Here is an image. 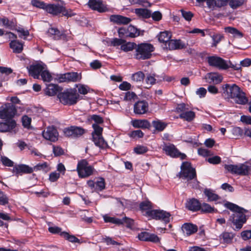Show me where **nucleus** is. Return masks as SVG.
Returning <instances> with one entry per match:
<instances>
[{
	"label": "nucleus",
	"mask_w": 251,
	"mask_h": 251,
	"mask_svg": "<svg viewBox=\"0 0 251 251\" xmlns=\"http://www.w3.org/2000/svg\"><path fill=\"white\" fill-rule=\"evenodd\" d=\"M76 170L80 177L85 178L93 174L94 168L89 165L85 159H82L78 162Z\"/></svg>",
	"instance_id": "obj_9"
},
{
	"label": "nucleus",
	"mask_w": 251,
	"mask_h": 251,
	"mask_svg": "<svg viewBox=\"0 0 251 251\" xmlns=\"http://www.w3.org/2000/svg\"><path fill=\"white\" fill-rule=\"evenodd\" d=\"M136 97L137 96L134 92L128 91L125 94L124 100L126 101H130Z\"/></svg>",
	"instance_id": "obj_60"
},
{
	"label": "nucleus",
	"mask_w": 251,
	"mask_h": 251,
	"mask_svg": "<svg viewBox=\"0 0 251 251\" xmlns=\"http://www.w3.org/2000/svg\"><path fill=\"white\" fill-rule=\"evenodd\" d=\"M92 127L94 129V131L92 133L93 141L96 146L100 149H105L108 145L102 136V127L97 124H93Z\"/></svg>",
	"instance_id": "obj_7"
},
{
	"label": "nucleus",
	"mask_w": 251,
	"mask_h": 251,
	"mask_svg": "<svg viewBox=\"0 0 251 251\" xmlns=\"http://www.w3.org/2000/svg\"><path fill=\"white\" fill-rule=\"evenodd\" d=\"M240 87L235 84H225L222 86V96L227 99H232L236 93L239 92Z\"/></svg>",
	"instance_id": "obj_11"
},
{
	"label": "nucleus",
	"mask_w": 251,
	"mask_h": 251,
	"mask_svg": "<svg viewBox=\"0 0 251 251\" xmlns=\"http://www.w3.org/2000/svg\"><path fill=\"white\" fill-rule=\"evenodd\" d=\"M186 207L189 210L197 211L200 210L201 203L198 200L193 198L187 201Z\"/></svg>",
	"instance_id": "obj_29"
},
{
	"label": "nucleus",
	"mask_w": 251,
	"mask_h": 251,
	"mask_svg": "<svg viewBox=\"0 0 251 251\" xmlns=\"http://www.w3.org/2000/svg\"><path fill=\"white\" fill-rule=\"evenodd\" d=\"M207 62L210 66L216 67L219 70H227L226 60L217 56H211L207 57Z\"/></svg>",
	"instance_id": "obj_12"
},
{
	"label": "nucleus",
	"mask_w": 251,
	"mask_h": 251,
	"mask_svg": "<svg viewBox=\"0 0 251 251\" xmlns=\"http://www.w3.org/2000/svg\"><path fill=\"white\" fill-rule=\"evenodd\" d=\"M0 161L5 166L12 167L14 165V162L12 160L4 156H1Z\"/></svg>",
	"instance_id": "obj_52"
},
{
	"label": "nucleus",
	"mask_w": 251,
	"mask_h": 251,
	"mask_svg": "<svg viewBox=\"0 0 251 251\" xmlns=\"http://www.w3.org/2000/svg\"><path fill=\"white\" fill-rule=\"evenodd\" d=\"M42 80L44 81L50 82L52 80V76L50 72L44 69L41 74Z\"/></svg>",
	"instance_id": "obj_48"
},
{
	"label": "nucleus",
	"mask_w": 251,
	"mask_h": 251,
	"mask_svg": "<svg viewBox=\"0 0 251 251\" xmlns=\"http://www.w3.org/2000/svg\"><path fill=\"white\" fill-rule=\"evenodd\" d=\"M241 236L244 240H247L251 239V230H247L241 232Z\"/></svg>",
	"instance_id": "obj_64"
},
{
	"label": "nucleus",
	"mask_w": 251,
	"mask_h": 251,
	"mask_svg": "<svg viewBox=\"0 0 251 251\" xmlns=\"http://www.w3.org/2000/svg\"><path fill=\"white\" fill-rule=\"evenodd\" d=\"M236 95L233 97L235 102L239 104H246L248 102V99L246 96L245 93L240 88L239 92L236 93Z\"/></svg>",
	"instance_id": "obj_27"
},
{
	"label": "nucleus",
	"mask_w": 251,
	"mask_h": 251,
	"mask_svg": "<svg viewBox=\"0 0 251 251\" xmlns=\"http://www.w3.org/2000/svg\"><path fill=\"white\" fill-rule=\"evenodd\" d=\"M132 125L135 128H150L151 124L147 120H134L132 121Z\"/></svg>",
	"instance_id": "obj_30"
},
{
	"label": "nucleus",
	"mask_w": 251,
	"mask_h": 251,
	"mask_svg": "<svg viewBox=\"0 0 251 251\" xmlns=\"http://www.w3.org/2000/svg\"><path fill=\"white\" fill-rule=\"evenodd\" d=\"M165 48L169 50L182 49L185 48V44L180 40H170L168 44H165Z\"/></svg>",
	"instance_id": "obj_20"
},
{
	"label": "nucleus",
	"mask_w": 251,
	"mask_h": 251,
	"mask_svg": "<svg viewBox=\"0 0 251 251\" xmlns=\"http://www.w3.org/2000/svg\"><path fill=\"white\" fill-rule=\"evenodd\" d=\"M57 97L63 105H72L77 103L79 95L75 89L71 88L59 93Z\"/></svg>",
	"instance_id": "obj_4"
},
{
	"label": "nucleus",
	"mask_w": 251,
	"mask_h": 251,
	"mask_svg": "<svg viewBox=\"0 0 251 251\" xmlns=\"http://www.w3.org/2000/svg\"><path fill=\"white\" fill-rule=\"evenodd\" d=\"M145 78V74L142 71L137 72L131 76V79L135 82H141Z\"/></svg>",
	"instance_id": "obj_44"
},
{
	"label": "nucleus",
	"mask_w": 251,
	"mask_h": 251,
	"mask_svg": "<svg viewBox=\"0 0 251 251\" xmlns=\"http://www.w3.org/2000/svg\"><path fill=\"white\" fill-rule=\"evenodd\" d=\"M153 46L147 43H142L136 45L133 52L134 58L138 60H144L151 58L154 50Z\"/></svg>",
	"instance_id": "obj_3"
},
{
	"label": "nucleus",
	"mask_w": 251,
	"mask_h": 251,
	"mask_svg": "<svg viewBox=\"0 0 251 251\" xmlns=\"http://www.w3.org/2000/svg\"><path fill=\"white\" fill-rule=\"evenodd\" d=\"M160 79L158 75H156L155 74H147L145 78V82L148 85L150 86L155 84L158 79Z\"/></svg>",
	"instance_id": "obj_32"
},
{
	"label": "nucleus",
	"mask_w": 251,
	"mask_h": 251,
	"mask_svg": "<svg viewBox=\"0 0 251 251\" xmlns=\"http://www.w3.org/2000/svg\"><path fill=\"white\" fill-rule=\"evenodd\" d=\"M137 44L133 42H128L126 44H123L121 46V49L126 52L135 50Z\"/></svg>",
	"instance_id": "obj_43"
},
{
	"label": "nucleus",
	"mask_w": 251,
	"mask_h": 251,
	"mask_svg": "<svg viewBox=\"0 0 251 251\" xmlns=\"http://www.w3.org/2000/svg\"><path fill=\"white\" fill-rule=\"evenodd\" d=\"M180 11L181 13L182 16L187 21H191L194 16V14L191 11H185L184 9H181Z\"/></svg>",
	"instance_id": "obj_50"
},
{
	"label": "nucleus",
	"mask_w": 251,
	"mask_h": 251,
	"mask_svg": "<svg viewBox=\"0 0 251 251\" xmlns=\"http://www.w3.org/2000/svg\"><path fill=\"white\" fill-rule=\"evenodd\" d=\"M128 37L135 38L140 35V30L132 25L127 27Z\"/></svg>",
	"instance_id": "obj_41"
},
{
	"label": "nucleus",
	"mask_w": 251,
	"mask_h": 251,
	"mask_svg": "<svg viewBox=\"0 0 251 251\" xmlns=\"http://www.w3.org/2000/svg\"><path fill=\"white\" fill-rule=\"evenodd\" d=\"M0 21L2 23L3 26L10 29H13L15 26L14 22L12 21H9L6 18L0 19Z\"/></svg>",
	"instance_id": "obj_47"
},
{
	"label": "nucleus",
	"mask_w": 251,
	"mask_h": 251,
	"mask_svg": "<svg viewBox=\"0 0 251 251\" xmlns=\"http://www.w3.org/2000/svg\"><path fill=\"white\" fill-rule=\"evenodd\" d=\"M45 10L53 16L62 14L63 16L71 17L75 15L71 9H66L65 7L59 3L47 4Z\"/></svg>",
	"instance_id": "obj_6"
},
{
	"label": "nucleus",
	"mask_w": 251,
	"mask_h": 251,
	"mask_svg": "<svg viewBox=\"0 0 251 251\" xmlns=\"http://www.w3.org/2000/svg\"><path fill=\"white\" fill-rule=\"evenodd\" d=\"M33 172V169L32 168L25 164L15 165L13 168V172L16 174L21 173L30 174Z\"/></svg>",
	"instance_id": "obj_24"
},
{
	"label": "nucleus",
	"mask_w": 251,
	"mask_h": 251,
	"mask_svg": "<svg viewBox=\"0 0 251 251\" xmlns=\"http://www.w3.org/2000/svg\"><path fill=\"white\" fill-rule=\"evenodd\" d=\"M135 14L144 18H149L151 16V11L145 8H136L135 9Z\"/></svg>",
	"instance_id": "obj_36"
},
{
	"label": "nucleus",
	"mask_w": 251,
	"mask_h": 251,
	"mask_svg": "<svg viewBox=\"0 0 251 251\" xmlns=\"http://www.w3.org/2000/svg\"><path fill=\"white\" fill-rule=\"evenodd\" d=\"M10 47L16 53H20L23 50V45L18 40H14L10 43Z\"/></svg>",
	"instance_id": "obj_33"
},
{
	"label": "nucleus",
	"mask_w": 251,
	"mask_h": 251,
	"mask_svg": "<svg viewBox=\"0 0 251 251\" xmlns=\"http://www.w3.org/2000/svg\"><path fill=\"white\" fill-rule=\"evenodd\" d=\"M88 5L92 9L97 10L99 12H104L108 10L102 2L97 0H89Z\"/></svg>",
	"instance_id": "obj_22"
},
{
	"label": "nucleus",
	"mask_w": 251,
	"mask_h": 251,
	"mask_svg": "<svg viewBox=\"0 0 251 251\" xmlns=\"http://www.w3.org/2000/svg\"><path fill=\"white\" fill-rule=\"evenodd\" d=\"M224 205L233 212L229 216L227 225L230 226L232 225L235 226L233 227L234 230H239L247 221V219L245 213L248 212V210L230 202H226Z\"/></svg>",
	"instance_id": "obj_1"
},
{
	"label": "nucleus",
	"mask_w": 251,
	"mask_h": 251,
	"mask_svg": "<svg viewBox=\"0 0 251 251\" xmlns=\"http://www.w3.org/2000/svg\"><path fill=\"white\" fill-rule=\"evenodd\" d=\"M149 107V103L146 100H138L133 105V112L136 115H143L148 112Z\"/></svg>",
	"instance_id": "obj_15"
},
{
	"label": "nucleus",
	"mask_w": 251,
	"mask_h": 251,
	"mask_svg": "<svg viewBox=\"0 0 251 251\" xmlns=\"http://www.w3.org/2000/svg\"><path fill=\"white\" fill-rule=\"evenodd\" d=\"M201 212L203 213H213L217 210H215L214 208L211 207L209 204L206 203H203L201 204Z\"/></svg>",
	"instance_id": "obj_45"
},
{
	"label": "nucleus",
	"mask_w": 251,
	"mask_h": 251,
	"mask_svg": "<svg viewBox=\"0 0 251 251\" xmlns=\"http://www.w3.org/2000/svg\"><path fill=\"white\" fill-rule=\"evenodd\" d=\"M81 79V74L69 72L61 75L59 77L60 82H77Z\"/></svg>",
	"instance_id": "obj_17"
},
{
	"label": "nucleus",
	"mask_w": 251,
	"mask_h": 251,
	"mask_svg": "<svg viewBox=\"0 0 251 251\" xmlns=\"http://www.w3.org/2000/svg\"><path fill=\"white\" fill-rule=\"evenodd\" d=\"M224 168L228 172L232 174L248 176L251 171V164L248 162L237 165L225 164Z\"/></svg>",
	"instance_id": "obj_5"
},
{
	"label": "nucleus",
	"mask_w": 251,
	"mask_h": 251,
	"mask_svg": "<svg viewBox=\"0 0 251 251\" xmlns=\"http://www.w3.org/2000/svg\"><path fill=\"white\" fill-rule=\"evenodd\" d=\"M244 1V0H231L229 2V5L232 8L236 9L243 5Z\"/></svg>",
	"instance_id": "obj_53"
},
{
	"label": "nucleus",
	"mask_w": 251,
	"mask_h": 251,
	"mask_svg": "<svg viewBox=\"0 0 251 251\" xmlns=\"http://www.w3.org/2000/svg\"><path fill=\"white\" fill-rule=\"evenodd\" d=\"M200 5H203L204 2H206L208 7L211 8L214 5H215V0H196Z\"/></svg>",
	"instance_id": "obj_57"
},
{
	"label": "nucleus",
	"mask_w": 251,
	"mask_h": 251,
	"mask_svg": "<svg viewBox=\"0 0 251 251\" xmlns=\"http://www.w3.org/2000/svg\"><path fill=\"white\" fill-rule=\"evenodd\" d=\"M213 43L212 46L216 47L223 38V36L220 34H214L211 36Z\"/></svg>",
	"instance_id": "obj_55"
},
{
	"label": "nucleus",
	"mask_w": 251,
	"mask_h": 251,
	"mask_svg": "<svg viewBox=\"0 0 251 251\" xmlns=\"http://www.w3.org/2000/svg\"><path fill=\"white\" fill-rule=\"evenodd\" d=\"M183 232L187 236H190L198 230V226L192 223H186L184 224L181 227Z\"/></svg>",
	"instance_id": "obj_25"
},
{
	"label": "nucleus",
	"mask_w": 251,
	"mask_h": 251,
	"mask_svg": "<svg viewBox=\"0 0 251 251\" xmlns=\"http://www.w3.org/2000/svg\"><path fill=\"white\" fill-rule=\"evenodd\" d=\"M162 149L167 155L172 157H180L183 160L186 157L184 153L180 152L176 147L172 144H165Z\"/></svg>",
	"instance_id": "obj_13"
},
{
	"label": "nucleus",
	"mask_w": 251,
	"mask_h": 251,
	"mask_svg": "<svg viewBox=\"0 0 251 251\" xmlns=\"http://www.w3.org/2000/svg\"><path fill=\"white\" fill-rule=\"evenodd\" d=\"M207 77L210 80V81L209 82L210 83L219 84L222 82L223 79L222 76L217 73H209L207 74Z\"/></svg>",
	"instance_id": "obj_34"
},
{
	"label": "nucleus",
	"mask_w": 251,
	"mask_h": 251,
	"mask_svg": "<svg viewBox=\"0 0 251 251\" xmlns=\"http://www.w3.org/2000/svg\"><path fill=\"white\" fill-rule=\"evenodd\" d=\"M61 90L60 87L57 84H49L44 89L45 94L49 96H54Z\"/></svg>",
	"instance_id": "obj_26"
},
{
	"label": "nucleus",
	"mask_w": 251,
	"mask_h": 251,
	"mask_svg": "<svg viewBox=\"0 0 251 251\" xmlns=\"http://www.w3.org/2000/svg\"><path fill=\"white\" fill-rule=\"evenodd\" d=\"M53 152L55 156H60L64 154L63 149L59 146H53Z\"/></svg>",
	"instance_id": "obj_58"
},
{
	"label": "nucleus",
	"mask_w": 251,
	"mask_h": 251,
	"mask_svg": "<svg viewBox=\"0 0 251 251\" xmlns=\"http://www.w3.org/2000/svg\"><path fill=\"white\" fill-rule=\"evenodd\" d=\"M16 113L15 106L11 103H6L0 108V118L5 121L12 120Z\"/></svg>",
	"instance_id": "obj_8"
},
{
	"label": "nucleus",
	"mask_w": 251,
	"mask_h": 251,
	"mask_svg": "<svg viewBox=\"0 0 251 251\" xmlns=\"http://www.w3.org/2000/svg\"><path fill=\"white\" fill-rule=\"evenodd\" d=\"M31 4L34 7L41 8L44 10L45 9L47 5L46 3L39 0H31Z\"/></svg>",
	"instance_id": "obj_49"
},
{
	"label": "nucleus",
	"mask_w": 251,
	"mask_h": 251,
	"mask_svg": "<svg viewBox=\"0 0 251 251\" xmlns=\"http://www.w3.org/2000/svg\"><path fill=\"white\" fill-rule=\"evenodd\" d=\"M226 32L230 33L235 38H241L243 36L242 32H240L237 28L233 27L228 26L225 28Z\"/></svg>",
	"instance_id": "obj_37"
},
{
	"label": "nucleus",
	"mask_w": 251,
	"mask_h": 251,
	"mask_svg": "<svg viewBox=\"0 0 251 251\" xmlns=\"http://www.w3.org/2000/svg\"><path fill=\"white\" fill-rule=\"evenodd\" d=\"M152 124L153 126L155 128V130L158 131H163L167 126V123L158 119L153 121Z\"/></svg>",
	"instance_id": "obj_38"
},
{
	"label": "nucleus",
	"mask_w": 251,
	"mask_h": 251,
	"mask_svg": "<svg viewBox=\"0 0 251 251\" xmlns=\"http://www.w3.org/2000/svg\"><path fill=\"white\" fill-rule=\"evenodd\" d=\"M157 37L158 40L160 43L166 44H168V42H169L171 39L172 37V33L169 31H164L160 32Z\"/></svg>",
	"instance_id": "obj_31"
},
{
	"label": "nucleus",
	"mask_w": 251,
	"mask_h": 251,
	"mask_svg": "<svg viewBox=\"0 0 251 251\" xmlns=\"http://www.w3.org/2000/svg\"><path fill=\"white\" fill-rule=\"evenodd\" d=\"M179 118L188 122L192 121L195 117V113L192 111H185L179 115Z\"/></svg>",
	"instance_id": "obj_39"
},
{
	"label": "nucleus",
	"mask_w": 251,
	"mask_h": 251,
	"mask_svg": "<svg viewBox=\"0 0 251 251\" xmlns=\"http://www.w3.org/2000/svg\"><path fill=\"white\" fill-rule=\"evenodd\" d=\"M138 238L141 241L151 242L153 243L159 242V237L155 234L148 232H142L138 234Z\"/></svg>",
	"instance_id": "obj_19"
},
{
	"label": "nucleus",
	"mask_w": 251,
	"mask_h": 251,
	"mask_svg": "<svg viewBox=\"0 0 251 251\" xmlns=\"http://www.w3.org/2000/svg\"><path fill=\"white\" fill-rule=\"evenodd\" d=\"M45 66L44 64L40 63L30 65L29 67H27L29 75L32 76L34 78L39 79L40 75H41L43 70L45 69Z\"/></svg>",
	"instance_id": "obj_18"
},
{
	"label": "nucleus",
	"mask_w": 251,
	"mask_h": 251,
	"mask_svg": "<svg viewBox=\"0 0 251 251\" xmlns=\"http://www.w3.org/2000/svg\"><path fill=\"white\" fill-rule=\"evenodd\" d=\"M179 178L186 180L187 185L193 188H197L199 182L197 178L196 171L188 162H183L181 166V171L177 175Z\"/></svg>",
	"instance_id": "obj_2"
},
{
	"label": "nucleus",
	"mask_w": 251,
	"mask_h": 251,
	"mask_svg": "<svg viewBox=\"0 0 251 251\" xmlns=\"http://www.w3.org/2000/svg\"><path fill=\"white\" fill-rule=\"evenodd\" d=\"M22 121L23 126L27 128H29L30 127L31 122V118L29 117L27 115H24L22 117Z\"/></svg>",
	"instance_id": "obj_54"
},
{
	"label": "nucleus",
	"mask_w": 251,
	"mask_h": 251,
	"mask_svg": "<svg viewBox=\"0 0 251 251\" xmlns=\"http://www.w3.org/2000/svg\"><path fill=\"white\" fill-rule=\"evenodd\" d=\"M123 225H126L128 228H131L133 226L134 221L128 217H125L123 218Z\"/></svg>",
	"instance_id": "obj_63"
},
{
	"label": "nucleus",
	"mask_w": 251,
	"mask_h": 251,
	"mask_svg": "<svg viewBox=\"0 0 251 251\" xmlns=\"http://www.w3.org/2000/svg\"><path fill=\"white\" fill-rule=\"evenodd\" d=\"M96 190L101 191L105 188V180L102 177H100L96 182Z\"/></svg>",
	"instance_id": "obj_46"
},
{
	"label": "nucleus",
	"mask_w": 251,
	"mask_h": 251,
	"mask_svg": "<svg viewBox=\"0 0 251 251\" xmlns=\"http://www.w3.org/2000/svg\"><path fill=\"white\" fill-rule=\"evenodd\" d=\"M8 203V198L6 195L0 190V204L5 205Z\"/></svg>",
	"instance_id": "obj_61"
},
{
	"label": "nucleus",
	"mask_w": 251,
	"mask_h": 251,
	"mask_svg": "<svg viewBox=\"0 0 251 251\" xmlns=\"http://www.w3.org/2000/svg\"><path fill=\"white\" fill-rule=\"evenodd\" d=\"M151 203L149 201H143L140 204V208L142 210H147V211H148L151 210Z\"/></svg>",
	"instance_id": "obj_51"
},
{
	"label": "nucleus",
	"mask_w": 251,
	"mask_h": 251,
	"mask_svg": "<svg viewBox=\"0 0 251 251\" xmlns=\"http://www.w3.org/2000/svg\"><path fill=\"white\" fill-rule=\"evenodd\" d=\"M89 120H93L95 123L94 124H100L103 123V120L101 117L98 115H93L90 116Z\"/></svg>",
	"instance_id": "obj_59"
},
{
	"label": "nucleus",
	"mask_w": 251,
	"mask_h": 251,
	"mask_svg": "<svg viewBox=\"0 0 251 251\" xmlns=\"http://www.w3.org/2000/svg\"><path fill=\"white\" fill-rule=\"evenodd\" d=\"M60 236L64 238H65L66 240H68L71 242L72 243H80V241L79 239H78L77 238H76L75 236L73 235H70L69 234V233L63 231L62 232L60 233Z\"/></svg>",
	"instance_id": "obj_42"
},
{
	"label": "nucleus",
	"mask_w": 251,
	"mask_h": 251,
	"mask_svg": "<svg viewBox=\"0 0 251 251\" xmlns=\"http://www.w3.org/2000/svg\"><path fill=\"white\" fill-rule=\"evenodd\" d=\"M148 151V148L146 146H137L136 147L134 148V152L138 154H143L146 153Z\"/></svg>",
	"instance_id": "obj_56"
},
{
	"label": "nucleus",
	"mask_w": 251,
	"mask_h": 251,
	"mask_svg": "<svg viewBox=\"0 0 251 251\" xmlns=\"http://www.w3.org/2000/svg\"><path fill=\"white\" fill-rule=\"evenodd\" d=\"M119 37L121 38L128 37L127 28L120 27L118 31Z\"/></svg>",
	"instance_id": "obj_62"
},
{
	"label": "nucleus",
	"mask_w": 251,
	"mask_h": 251,
	"mask_svg": "<svg viewBox=\"0 0 251 251\" xmlns=\"http://www.w3.org/2000/svg\"><path fill=\"white\" fill-rule=\"evenodd\" d=\"M48 36L52 37L54 39L58 40L60 38L62 33L56 28L51 27L48 29Z\"/></svg>",
	"instance_id": "obj_40"
},
{
	"label": "nucleus",
	"mask_w": 251,
	"mask_h": 251,
	"mask_svg": "<svg viewBox=\"0 0 251 251\" xmlns=\"http://www.w3.org/2000/svg\"><path fill=\"white\" fill-rule=\"evenodd\" d=\"M110 22L117 25H127L131 20L130 18L120 15H112L110 17Z\"/></svg>",
	"instance_id": "obj_21"
},
{
	"label": "nucleus",
	"mask_w": 251,
	"mask_h": 251,
	"mask_svg": "<svg viewBox=\"0 0 251 251\" xmlns=\"http://www.w3.org/2000/svg\"><path fill=\"white\" fill-rule=\"evenodd\" d=\"M204 194L207 197L208 201H216L220 199V197L211 189H205Z\"/></svg>",
	"instance_id": "obj_35"
},
{
	"label": "nucleus",
	"mask_w": 251,
	"mask_h": 251,
	"mask_svg": "<svg viewBox=\"0 0 251 251\" xmlns=\"http://www.w3.org/2000/svg\"><path fill=\"white\" fill-rule=\"evenodd\" d=\"M147 215L152 219L161 220L165 224L170 222L171 214L162 210H152L146 212Z\"/></svg>",
	"instance_id": "obj_10"
},
{
	"label": "nucleus",
	"mask_w": 251,
	"mask_h": 251,
	"mask_svg": "<svg viewBox=\"0 0 251 251\" xmlns=\"http://www.w3.org/2000/svg\"><path fill=\"white\" fill-rule=\"evenodd\" d=\"M64 134L68 137H78L82 135L85 132V130L78 126H71L66 128L64 129Z\"/></svg>",
	"instance_id": "obj_16"
},
{
	"label": "nucleus",
	"mask_w": 251,
	"mask_h": 251,
	"mask_svg": "<svg viewBox=\"0 0 251 251\" xmlns=\"http://www.w3.org/2000/svg\"><path fill=\"white\" fill-rule=\"evenodd\" d=\"M16 123L15 120H8L5 122L0 123V132H5L10 131L16 126Z\"/></svg>",
	"instance_id": "obj_23"
},
{
	"label": "nucleus",
	"mask_w": 251,
	"mask_h": 251,
	"mask_svg": "<svg viewBox=\"0 0 251 251\" xmlns=\"http://www.w3.org/2000/svg\"><path fill=\"white\" fill-rule=\"evenodd\" d=\"M43 137L51 142H55L58 140V133L54 126H50L42 132Z\"/></svg>",
	"instance_id": "obj_14"
},
{
	"label": "nucleus",
	"mask_w": 251,
	"mask_h": 251,
	"mask_svg": "<svg viewBox=\"0 0 251 251\" xmlns=\"http://www.w3.org/2000/svg\"><path fill=\"white\" fill-rule=\"evenodd\" d=\"M235 236V234L232 232L225 231L220 235L219 238L221 243L229 244L232 242Z\"/></svg>",
	"instance_id": "obj_28"
}]
</instances>
